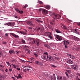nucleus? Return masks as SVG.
Masks as SVG:
<instances>
[{
	"mask_svg": "<svg viewBox=\"0 0 80 80\" xmlns=\"http://www.w3.org/2000/svg\"><path fill=\"white\" fill-rule=\"evenodd\" d=\"M20 62H22L23 63H25V61L22 59H20Z\"/></svg>",
	"mask_w": 80,
	"mask_h": 80,
	"instance_id": "cd10ccee",
	"label": "nucleus"
},
{
	"mask_svg": "<svg viewBox=\"0 0 80 80\" xmlns=\"http://www.w3.org/2000/svg\"><path fill=\"white\" fill-rule=\"evenodd\" d=\"M12 78L13 79V80H15V77H12Z\"/></svg>",
	"mask_w": 80,
	"mask_h": 80,
	"instance_id": "052dcab7",
	"label": "nucleus"
},
{
	"mask_svg": "<svg viewBox=\"0 0 80 80\" xmlns=\"http://www.w3.org/2000/svg\"><path fill=\"white\" fill-rule=\"evenodd\" d=\"M9 53L10 54H12V53L14 54L15 52L14 51H13V50H10L9 51Z\"/></svg>",
	"mask_w": 80,
	"mask_h": 80,
	"instance_id": "5701e85b",
	"label": "nucleus"
},
{
	"mask_svg": "<svg viewBox=\"0 0 80 80\" xmlns=\"http://www.w3.org/2000/svg\"><path fill=\"white\" fill-rule=\"evenodd\" d=\"M35 20L36 21V22H38V23H43V21H40V20H39L38 19H36Z\"/></svg>",
	"mask_w": 80,
	"mask_h": 80,
	"instance_id": "b1692460",
	"label": "nucleus"
},
{
	"mask_svg": "<svg viewBox=\"0 0 80 80\" xmlns=\"http://www.w3.org/2000/svg\"><path fill=\"white\" fill-rule=\"evenodd\" d=\"M10 67L11 68H13V66L11 65H10Z\"/></svg>",
	"mask_w": 80,
	"mask_h": 80,
	"instance_id": "338daca9",
	"label": "nucleus"
},
{
	"mask_svg": "<svg viewBox=\"0 0 80 80\" xmlns=\"http://www.w3.org/2000/svg\"><path fill=\"white\" fill-rule=\"evenodd\" d=\"M30 70V68L29 67H28V69L27 70Z\"/></svg>",
	"mask_w": 80,
	"mask_h": 80,
	"instance_id": "13d9d810",
	"label": "nucleus"
},
{
	"mask_svg": "<svg viewBox=\"0 0 80 80\" xmlns=\"http://www.w3.org/2000/svg\"><path fill=\"white\" fill-rule=\"evenodd\" d=\"M46 34H47L48 37L49 38H50V39H52L53 37H52V34L50 32H47L46 33Z\"/></svg>",
	"mask_w": 80,
	"mask_h": 80,
	"instance_id": "39448f33",
	"label": "nucleus"
},
{
	"mask_svg": "<svg viewBox=\"0 0 80 80\" xmlns=\"http://www.w3.org/2000/svg\"><path fill=\"white\" fill-rule=\"evenodd\" d=\"M54 36L59 41H61L62 40V37L58 35H54Z\"/></svg>",
	"mask_w": 80,
	"mask_h": 80,
	"instance_id": "0eeeda50",
	"label": "nucleus"
},
{
	"mask_svg": "<svg viewBox=\"0 0 80 80\" xmlns=\"http://www.w3.org/2000/svg\"><path fill=\"white\" fill-rule=\"evenodd\" d=\"M32 44H36L37 46H39L40 45V42L38 39H35L32 41Z\"/></svg>",
	"mask_w": 80,
	"mask_h": 80,
	"instance_id": "f03ea898",
	"label": "nucleus"
},
{
	"mask_svg": "<svg viewBox=\"0 0 80 80\" xmlns=\"http://www.w3.org/2000/svg\"><path fill=\"white\" fill-rule=\"evenodd\" d=\"M61 25L62 26V27L63 28H64L65 30H67V28L66 27V26L63 24H61Z\"/></svg>",
	"mask_w": 80,
	"mask_h": 80,
	"instance_id": "f3484780",
	"label": "nucleus"
},
{
	"mask_svg": "<svg viewBox=\"0 0 80 80\" xmlns=\"http://www.w3.org/2000/svg\"><path fill=\"white\" fill-rule=\"evenodd\" d=\"M51 67H53V68H56L57 67L56 66H54L53 65H52Z\"/></svg>",
	"mask_w": 80,
	"mask_h": 80,
	"instance_id": "58836bf2",
	"label": "nucleus"
},
{
	"mask_svg": "<svg viewBox=\"0 0 80 80\" xmlns=\"http://www.w3.org/2000/svg\"><path fill=\"white\" fill-rule=\"evenodd\" d=\"M67 62L69 64H72L73 63V61H72V60L70 59H68L67 60Z\"/></svg>",
	"mask_w": 80,
	"mask_h": 80,
	"instance_id": "ddd939ff",
	"label": "nucleus"
},
{
	"mask_svg": "<svg viewBox=\"0 0 80 80\" xmlns=\"http://www.w3.org/2000/svg\"><path fill=\"white\" fill-rule=\"evenodd\" d=\"M77 25H78V26H80V22H77Z\"/></svg>",
	"mask_w": 80,
	"mask_h": 80,
	"instance_id": "de8ad7c7",
	"label": "nucleus"
},
{
	"mask_svg": "<svg viewBox=\"0 0 80 80\" xmlns=\"http://www.w3.org/2000/svg\"><path fill=\"white\" fill-rule=\"evenodd\" d=\"M9 34H10V35H12L14 37H15V38H18V37H19V36H18V35H16L12 33H10Z\"/></svg>",
	"mask_w": 80,
	"mask_h": 80,
	"instance_id": "4468645a",
	"label": "nucleus"
},
{
	"mask_svg": "<svg viewBox=\"0 0 80 80\" xmlns=\"http://www.w3.org/2000/svg\"><path fill=\"white\" fill-rule=\"evenodd\" d=\"M50 78L52 80H56V77H55V74H53L52 75H51Z\"/></svg>",
	"mask_w": 80,
	"mask_h": 80,
	"instance_id": "1a4fd4ad",
	"label": "nucleus"
},
{
	"mask_svg": "<svg viewBox=\"0 0 80 80\" xmlns=\"http://www.w3.org/2000/svg\"><path fill=\"white\" fill-rule=\"evenodd\" d=\"M42 14L43 15H46L48 14V11L46 9H43L42 12Z\"/></svg>",
	"mask_w": 80,
	"mask_h": 80,
	"instance_id": "9d476101",
	"label": "nucleus"
},
{
	"mask_svg": "<svg viewBox=\"0 0 80 80\" xmlns=\"http://www.w3.org/2000/svg\"><path fill=\"white\" fill-rule=\"evenodd\" d=\"M20 33L21 34H22L23 35H27V33L24 31H20Z\"/></svg>",
	"mask_w": 80,
	"mask_h": 80,
	"instance_id": "6ab92c4d",
	"label": "nucleus"
},
{
	"mask_svg": "<svg viewBox=\"0 0 80 80\" xmlns=\"http://www.w3.org/2000/svg\"><path fill=\"white\" fill-rule=\"evenodd\" d=\"M28 7V5L26 4L25 5V6L23 7V8H26V7Z\"/></svg>",
	"mask_w": 80,
	"mask_h": 80,
	"instance_id": "473e14b6",
	"label": "nucleus"
},
{
	"mask_svg": "<svg viewBox=\"0 0 80 80\" xmlns=\"http://www.w3.org/2000/svg\"><path fill=\"white\" fill-rule=\"evenodd\" d=\"M44 30V29L43 28H41L40 29V31L41 32H43Z\"/></svg>",
	"mask_w": 80,
	"mask_h": 80,
	"instance_id": "7c9ffc66",
	"label": "nucleus"
},
{
	"mask_svg": "<svg viewBox=\"0 0 80 80\" xmlns=\"http://www.w3.org/2000/svg\"><path fill=\"white\" fill-rule=\"evenodd\" d=\"M69 57L70 58H72V59H75V57L73 56L72 55L69 54Z\"/></svg>",
	"mask_w": 80,
	"mask_h": 80,
	"instance_id": "4be33fe9",
	"label": "nucleus"
},
{
	"mask_svg": "<svg viewBox=\"0 0 80 80\" xmlns=\"http://www.w3.org/2000/svg\"><path fill=\"white\" fill-rule=\"evenodd\" d=\"M48 45L47 44H44V47H47V46H48Z\"/></svg>",
	"mask_w": 80,
	"mask_h": 80,
	"instance_id": "8fccbe9b",
	"label": "nucleus"
},
{
	"mask_svg": "<svg viewBox=\"0 0 80 80\" xmlns=\"http://www.w3.org/2000/svg\"><path fill=\"white\" fill-rule=\"evenodd\" d=\"M77 74H78V76H80V73H77Z\"/></svg>",
	"mask_w": 80,
	"mask_h": 80,
	"instance_id": "0e129e2a",
	"label": "nucleus"
},
{
	"mask_svg": "<svg viewBox=\"0 0 80 80\" xmlns=\"http://www.w3.org/2000/svg\"><path fill=\"white\" fill-rule=\"evenodd\" d=\"M5 78V76L2 75V74H0V80H2L3 79H4Z\"/></svg>",
	"mask_w": 80,
	"mask_h": 80,
	"instance_id": "dca6fc26",
	"label": "nucleus"
},
{
	"mask_svg": "<svg viewBox=\"0 0 80 80\" xmlns=\"http://www.w3.org/2000/svg\"><path fill=\"white\" fill-rule=\"evenodd\" d=\"M18 74V76H17V78H22V77H21V75L20 74Z\"/></svg>",
	"mask_w": 80,
	"mask_h": 80,
	"instance_id": "393cba45",
	"label": "nucleus"
},
{
	"mask_svg": "<svg viewBox=\"0 0 80 80\" xmlns=\"http://www.w3.org/2000/svg\"><path fill=\"white\" fill-rule=\"evenodd\" d=\"M11 62H13V63H15L16 62V60L14 59H12L11 61Z\"/></svg>",
	"mask_w": 80,
	"mask_h": 80,
	"instance_id": "a878e982",
	"label": "nucleus"
},
{
	"mask_svg": "<svg viewBox=\"0 0 80 80\" xmlns=\"http://www.w3.org/2000/svg\"><path fill=\"white\" fill-rule=\"evenodd\" d=\"M76 33L77 34H78V35H79V32L77 31V32H76Z\"/></svg>",
	"mask_w": 80,
	"mask_h": 80,
	"instance_id": "6e6d98bb",
	"label": "nucleus"
},
{
	"mask_svg": "<svg viewBox=\"0 0 80 80\" xmlns=\"http://www.w3.org/2000/svg\"><path fill=\"white\" fill-rule=\"evenodd\" d=\"M5 37H8V33H5Z\"/></svg>",
	"mask_w": 80,
	"mask_h": 80,
	"instance_id": "603ef678",
	"label": "nucleus"
},
{
	"mask_svg": "<svg viewBox=\"0 0 80 80\" xmlns=\"http://www.w3.org/2000/svg\"><path fill=\"white\" fill-rule=\"evenodd\" d=\"M5 25H6L9 26L10 27H13L15 25V22H8L5 24Z\"/></svg>",
	"mask_w": 80,
	"mask_h": 80,
	"instance_id": "423d86ee",
	"label": "nucleus"
},
{
	"mask_svg": "<svg viewBox=\"0 0 80 80\" xmlns=\"http://www.w3.org/2000/svg\"><path fill=\"white\" fill-rule=\"evenodd\" d=\"M65 73L66 74V76H67V77L69 78V76H68V73L67 72H65Z\"/></svg>",
	"mask_w": 80,
	"mask_h": 80,
	"instance_id": "2f4dec72",
	"label": "nucleus"
},
{
	"mask_svg": "<svg viewBox=\"0 0 80 80\" xmlns=\"http://www.w3.org/2000/svg\"><path fill=\"white\" fill-rule=\"evenodd\" d=\"M68 70H70L71 69V68H68Z\"/></svg>",
	"mask_w": 80,
	"mask_h": 80,
	"instance_id": "774afa93",
	"label": "nucleus"
},
{
	"mask_svg": "<svg viewBox=\"0 0 80 80\" xmlns=\"http://www.w3.org/2000/svg\"><path fill=\"white\" fill-rule=\"evenodd\" d=\"M55 31L56 32V33H61V32L59 29H55Z\"/></svg>",
	"mask_w": 80,
	"mask_h": 80,
	"instance_id": "412c9836",
	"label": "nucleus"
},
{
	"mask_svg": "<svg viewBox=\"0 0 80 80\" xmlns=\"http://www.w3.org/2000/svg\"><path fill=\"white\" fill-rule=\"evenodd\" d=\"M21 42L22 43H24V44H25V43H26L25 41L23 39L21 40Z\"/></svg>",
	"mask_w": 80,
	"mask_h": 80,
	"instance_id": "bb28decb",
	"label": "nucleus"
},
{
	"mask_svg": "<svg viewBox=\"0 0 80 80\" xmlns=\"http://www.w3.org/2000/svg\"><path fill=\"white\" fill-rule=\"evenodd\" d=\"M53 15L54 16L53 18L54 20H57V19H60V18H61V16L59 14L54 13L53 14Z\"/></svg>",
	"mask_w": 80,
	"mask_h": 80,
	"instance_id": "7ed1b4c3",
	"label": "nucleus"
},
{
	"mask_svg": "<svg viewBox=\"0 0 80 80\" xmlns=\"http://www.w3.org/2000/svg\"><path fill=\"white\" fill-rule=\"evenodd\" d=\"M47 48H48V49H50V46H48H48H47Z\"/></svg>",
	"mask_w": 80,
	"mask_h": 80,
	"instance_id": "864d4df0",
	"label": "nucleus"
},
{
	"mask_svg": "<svg viewBox=\"0 0 80 80\" xmlns=\"http://www.w3.org/2000/svg\"><path fill=\"white\" fill-rule=\"evenodd\" d=\"M50 24L51 25H54V23H53L52 22H50Z\"/></svg>",
	"mask_w": 80,
	"mask_h": 80,
	"instance_id": "5fc2aeb1",
	"label": "nucleus"
},
{
	"mask_svg": "<svg viewBox=\"0 0 80 80\" xmlns=\"http://www.w3.org/2000/svg\"><path fill=\"white\" fill-rule=\"evenodd\" d=\"M28 29L29 30H32V27H29L28 28Z\"/></svg>",
	"mask_w": 80,
	"mask_h": 80,
	"instance_id": "49530a36",
	"label": "nucleus"
},
{
	"mask_svg": "<svg viewBox=\"0 0 80 80\" xmlns=\"http://www.w3.org/2000/svg\"><path fill=\"white\" fill-rule=\"evenodd\" d=\"M34 55L35 57H38V55H37V53H34Z\"/></svg>",
	"mask_w": 80,
	"mask_h": 80,
	"instance_id": "e433bc0d",
	"label": "nucleus"
},
{
	"mask_svg": "<svg viewBox=\"0 0 80 80\" xmlns=\"http://www.w3.org/2000/svg\"><path fill=\"white\" fill-rule=\"evenodd\" d=\"M12 65L13 66V67L14 68H16V70H20V68H18L19 66L17 65H15V64H12Z\"/></svg>",
	"mask_w": 80,
	"mask_h": 80,
	"instance_id": "6e6552de",
	"label": "nucleus"
},
{
	"mask_svg": "<svg viewBox=\"0 0 80 80\" xmlns=\"http://www.w3.org/2000/svg\"><path fill=\"white\" fill-rule=\"evenodd\" d=\"M71 68L73 70H78L77 69V66L75 65H72L71 66Z\"/></svg>",
	"mask_w": 80,
	"mask_h": 80,
	"instance_id": "9b49d317",
	"label": "nucleus"
},
{
	"mask_svg": "<svg viewBox=\"0 0 80 80\" xmlns=\"http://www.w3.org/2000/svg\"><path fill=\"white\" fill-rule=\"evenodd\" d=\"M57 78L58 80H61V79H62V77H60V79L58 77Z\"/></svg>",
	"mask_w": 80,
	"mask_h": 80,
	"instance_id": "09e8293b",
	"label": "nucleus"
},
{
	"mask_svg": "<svg viewBox=\"0 0 80 80\" xmlns=\"http://www.w3.org/2000/svg\"><path fill=\"white\" fill-rule=\"evenodd\" d=\"M66 79H67V78H66V77H63V80H65Z\"/></svg>",
	"mask_w": 80,
	"mask_h": 80,
	"instance_id": "c03bdc74",
	"label": "nucleus"
},
{
	"mask_svg": "<svg viewBox=\"0 0 80 80\" xmlns=\"http://www.w3.org/2000/svg\"><path fill=\"white\" fill-rule=\"evenodd\" d=\"M27 23L28 25H30V26H33V23L32 21H28L27 22Z\"/></svg>",
	"mask_w": 80,
	"mask_h": 80,
	"instance_id": "2eb2a0df",
	"label": "nucleus"
},
{
	"mask_svg": "<svg viewBox=\"0 0 80 80\" xmlns=\"http://www.w3.org/2000/svg\"><path fill=\"white\" fill-rule=\"evenodd\" d=\"M45 8L47 9L48 10H49V9H50V5H46L45 6Z\"/></svg>",
	"mask_w": 80,
	"mask_h": 80,
	"instance_id": "a211bd4d",
	"label": "nucleus"
},
{
	"mask_svg": "<svg viewBox=\"0 0 80 80\" xmlns=\"http://www.w3.org/2000/svg\"><path fill=\"white\" fill-rule=\"evenodd\" d=\"M7 64L8 65V66H10V62H6Z\"/></svg>",
	"mask_w": 80,
	"mask_h": 80,
	"instance_id": "a19ab883",
	"label": "nucleus"
},
{
	"mask_svg": "<svg viewBox=\"0 0 80 80\" xmlns=\"http://www.w3.org/2000/svg\"><path fill=\"white\" fill-rule=\"evenodd\" d=\"M42 9L40 8V9H39L38 10H39V12H41L42 11Z\"/></svg>",
	"mask_w": 80,
	"mask_h": 80,
	"instance_id": "bf43d9fd",
	"label": "nucleus"
},
{
	"mask_svg": "<svg viewBox=\"0 0 80 80\" xmlns=\"http://www.w3.org/2000/svg\"><path fill=\"white\" fill-rule=\"evenodd\" d=\"M25 49L27 51L28 53L30 54V51L28 50V46H25Z\"/></svg>",
	"mask_w": 80,
	"mask_h": 80,
	"instance_id": "f8f14e48",
	"label": "nucleus"
},
{
	"mask_svg": "<svg viewBox=\"0 0 80 80\" xmlns=\"http://www.w3.org/2000/svg\"><path fill=\"white\" fill-rule=\"evenodd\" d=\"M21 57H22V58H24V57H25V56L24 55H21Z\"/></svg>",
	"mask_w": 80,
	"mask_h": 80,
	"instance_id": "3c124183",
	"label": "nucleus"
},
{
	"mask_svg": "<svg viewBox=\"0 0 80 80\" xmlns=\"http://www.w3.org/2000/svg\"><path fill=\"white\" fill-rule=\"evenodd\" d=\"M39 62H38V61H36L35 62V63H36V64H37V65H38V63Z\"/></svg>",
	"mask_w": 80,
	"mask_h": 80,
	"instance_id": "ea45409f",
	"label": "nucleus"
},
{
	"mask_svg": "<svg viewBox=\"0 0 80 80\" xmlns=\"http://www.w3.org/2000/svg\"><path fill=\"white\" fill-rule=\"evenodd\" d=\"M28 69V67H26V68L25 69V70H27Z\"/></svg>",
	"mask_w": 80,
	"mask_h": 80,
	"instance_id": "e2e57ef3",
	"label": "nucleus"
},
{
	"mask_svg": "<svg viewBox=\"0 0 80 80\" xmlns=\"http://www.w3.org/2000/svg\"><path fill=\"white\" fill-rule=\"evenodd\" d=\"M62 43L64 45L65 48H67V45H68V44H69L68 42L67 41H63L62 42Z\"/></svg>",
	"mask_w": 80,
	"mask_h": 80,
	"instance_id": "20e7f679",
	"label": "nucleus"
},
{
	"mask_svg": "<svg viewBox=\"0 0 80 80\" xmlns=\"http://www.w3.org/2000/svg\"><path fill=\"white\" fill-rule=\"evenodd\" d=\"M68 72L69 74H71V73H72V71H71V70H68Z\"/></svg>",
	"mask_w": 80,
	"mask_h": 80,
	"instance_id": "c9c22d12",
	"label": "nucleus"
},
{
	"mask_svg": "<svg viewBox=\"0 0 80 80\" xmlns=\"http://www.w3.org/2000/svg\"><path fill=\"white\" fill-rule=\"evenodd\" d=\"M19 53H20V52L17 51H16V54H17L18 55V54Z\"/></svg>",
	"mask_w": 80,
	"mask_h": 80,
	"instance_id": "79ce46f5",
	"label": "nucleus"
},
{
	"mask_svg": "<svg viewBox=\"0 0 80 80\" xmlns=\"http://www.w3.org/2000/svg\"><path fill=\"white\" fill-rule=\"evenodd\" d=\"M0 67H2V68H4V66H3L2 65H0Z\"/></svg>",
	"mask_w": 80,
	"mask_h": 80,
	"instance_id": "4d7b16f0",
	"label": "nucleus"
},
{
	"mask_svg": "<svg viewBox=\"0 0 80 80\" xmlns=\"http://www.w3.org/2000/svg\"><path fill=\"white\" fill-rule=\"evenodd\" d=\"M3 53L2 52H1V51H0V57H2V55L3 54Z\"/></svg>",
	"mask_w": 80,
	"mask_h": 80,
	"instance_id": "f704fd0d",
	"label": "nucleus"
},
{
	"mask_svg": "<svg viewBox=\"0 0 80 80\" xmlns=\"http://www.w3.org/2000/svg\"><path fill=\"white\" fill-rule=\"evenodd\" d=\"M16 11H17V12L18 13V12H20V10H18V8H16L15 9Z\"/></svg>",
	"mask_w": 80,
	"mask_h": 80,
	"instance_id": "72a5a7b5",
	"label": "nucleus"
},
{
	"mask_svg": "<svg viewBox=\"0 0 80 80\" xmlns=\"http://www.w3.org/2000/svg\"><path fill=\"white\" fill-rule=\"evenodd\" d=\"M43 54L44 55H42L41 57L42 59L46 61H50V62H52L53 60V58L51 57L50 55H48V53L47 52H44Z\"/></svg>",
	"mask_w": 80,
	"mask_h": 80,
	"instance_id": "f257e3e1",
	"label": "nucleus"
},
{
	"mask_svg": "<svg viewBox=\"0 0 80 80\" xmlns=\"http://www.w3.org/2000/svg\"><path fill=\"white\" fill-rule=\"evenodd\" d=\"M37 30L38 31H40V28L39 27L38 28H37Z\"/></svg>",
	"mask_w": 80,
	"mask_h": 80,
	"instance_id": "a18cd8bd",
	"label": "nucleus"
},
{
	"mask_svg": "<svg viewBox=\"0 0 80 80\" xmlns=\"http://www.w3.org/2000/svg\"><path fill=\"white\" fill-rule=\"evenodd\" d=\"M18 13H19L22 14V13H23V11H22V10H21V11H19V12H18Z\"/></svg>",
	"mask_w": 80,
	"mask_h": 80,
	"instance_id": "4c0bfd02",
	"label": "nucleus"
},
{
	"mask_svg": "<svg viewBox=\"0 0 80 80\" xmlns=\"http://www.w3.org/2000/svg\"><path fill=\"white\" fill-rule=\"evenodd\" d=\"M75 31V32L76 33V32H77V29H74Z\"/></svg>",
	"mask_w": 80,
	"mask_h": 80,
	"instance_id": "69168bd1",
	"label": "nucleus"
},
{
	"mask_svg": "<svg viewBox=\"0 0 80 80\" xmlns=\"http://www.w3.org/2000/svg\"><path fill=\"white\" fill-rule=\"evenodd\" d=\"M2 43H3V44H4V45H6L7 44V42L5 41H3L2 42Z\"/></svg>",
	"mask_w": 80,
	"mask_h": 80,
	"instance_id": "37998d69",
	"label": "nucleus"
},
{
	"mask_svg": "<svg viewBox=\"0 0 80 80\" xmlns=\"http://www.w3.org/2000/svg\"><path fill=\"white\" fill-rule=\"evenodd\" d=\"M38 3H39V4H42L43 3V2L40 1H39V0H38Z\"/></svg>",
	"mask_w": 80,
	"mask_h": 80,
	"instance_id": "c756f323",
	"label": "nucleus"
},
{
	"mask_svg": "<svg viewBox=\"0 0 80 80\" xmlns=\"http://www.w3.org/2000/svg\"><path fill=\"white\" fill-rule=\"evenodd\" d=\"M14 17L16 18H18V17H17V16H14Z\"/></svg>",
	"mask_w": 80,
	"mask_h": 80,
	"instance_id": "680f3d73",
	"label": "nucleus"
},
{
	"mask_svg": "<svg viewBox=\"0 0 80 80\" xmlns=\"http://www.w3.org/2000/svg\"><path fill=\"white\" fill-rule=\"evenodd\" d=\"M38 65H41L42 66V65H43V63H42L41 62H39L38 63Z\"/></svg>",
	"mask_w": 80,
	"mask_h": 80,
	"instance_id": "c85d7f7f",
	"label": "nucleus"
},
{
	"mask_svg": "<svg viewBox=\"0 0 80 80\" xmlns=\"http://www.w3.org/2000/svg\"><path fill=\"white\" fill-rule=\"evenodd\" d=\"M73 38L75 40H76V42L77 41H79V40H80V39H79V38L76 37H74Z\"/></svg>",
	"mask_w": 80,
	"mask_h": 80,
	"instance_id": "aec40b11",
	"label": "nucleus"
}]
</instances>
